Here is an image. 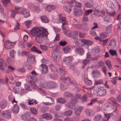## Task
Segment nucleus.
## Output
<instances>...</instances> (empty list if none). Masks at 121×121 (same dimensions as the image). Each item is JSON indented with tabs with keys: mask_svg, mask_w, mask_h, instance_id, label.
Returning <instances> with one entry per match:
<instances>
[{
	"mask_svg": "<svg viewBox=\"0 0 121 121\" xmlns=\"http://www.w3.org/2000/svg\"><path fill=\"white\" fill-rule=\"evenodd\" d=\"M59 21L63 23L62 25L63 26L65 25H67L68 24L67 22L66 21L65 18L62 16V14H59Z\"/></svg>",
	"mask_w": 121,
	"mask_h": 121,
	"instance_id": "nucleus-12",
	"label": "nucleus"
},
{
	"mask_svg": "<svg viewBox=\"0 0 121 121\" xmlns=\"http://www.w3.org/2000/svg\"><path fill=\"white\" fill-rule=\"evenodd\" d=\"M30 82L31 85L33 86V88L35 89L37 88V86L34 82L32 81H30Z\"/></svg>",
	"mask_w": 121,
	"mask_h": 121,
	"instance_id": "nucleus-49",
	"label": "nucleus"
},
{
	"mask_svg": "<svg viewBox=\"0 0 121 121\" xmlns=\"http://www.w3.org/2000/svg\"><path fill=\"white\" fill-rule=\"evenodd\" d=\"M41 66L42 68V73H47L48 72V67L47 66L44 64H41Z\"/></svg>",
	"mask_w": 121,
	"mask_h": 121,
	"instance_id": "nucleus-18",
	"label": "nucleus"
},
{
	"mask_svg": "<svg viewBox=\"0 0 121 121\" xmlns=\"http://www.w3.org/2000/svg\"><path fill=\"white\" fill-rule=\"evenodd\" d=\"M85 84L88 85H91L92 84L91 81L87 79H85L84 80Z\"/></svg>",
	"mask_w": 121,
	"mask_h": 121,
	"instance_id": "nucleus-37",
	"label": "nucleus"
},
{
	"mask_svg": "<svg viewBox=\"0 0 121 121\" xmlns=\"http://www.w3.org/2000/svg\"><path fill=\"white\" fill-rule=\"evenodd\" d=\"M57 101L58 102L60 103H65L66 102L65 99L62 98L57 99Z\"/></svg>",
	"mask_w": 121,
	"mask_h": 121,
	"instance_id": "nucleus-48",
	"label": "nucleus"
},
{
	"mask_svg": "<svg viewBox=\"0 0 121 121\" xmlns=\"http://www.w3.org/2000/svg\"><path fill=\"white\" fill-rule=\"evenodd\" d=\"M41 18L42 22L44 23H48L49 22V20L48 18L46 16H41Z\"/></svg>",
	"mask_w": 121,
	"mask_h": 121,
	"instance_id": "nucleus-21",
	"label": "nucleus"
},
{
	"mask_svg": "<svg viewBox=\"0 0 121 121\" xmlns=\"http://www.w3.org/2000/svg\"><path fill=\"white\" fill-rule=\"evenodd\" d=\"M40 48L42 50L47 51L48 49L47 46L45 45H40L39 46Z\"/></svg>",
	"mask_w": 121,
	"mask_h": 121,
	"instance_id": "nucleus-38",
	"label": "nucleus"
},
{
	"mask_svg": "<svg viewBox=\"0 0 121 121\" xmlns=\"http://www.w3.org/2000/svg\"><path fill=\"white\" fill-rule=\"evenodd\" d=\"M30 110L32 113L34 114H36L37 113V111L35 108H31Z\"/></svg>",
	"mask_w": 121,
	"mask_h": 121,
	"instance_id": "nucleus-51",
	"label": "nucleus"
},
{
	"mask_svg": "<svg viewBox=\"0 0 121 121\" xmlns=\"http://www.w3.org/2000/svg\"><path fill=\"white\" fill-rule=\"evenodd\" d=\"M28 103L30 105L35 104H37V102L36 100L32 99H29L28 100Z\"/></svg>",
	"mask_w": 121,
	"mask_h": 121,
	"instance_id": "nucleus-27",
	"label": "nucleus"
},
{
	"mask_svg": "<svg viewBox=\"0 0 121 121\" xmlns=\"http://www.w3.org/2000/svg\"><path fill=\"white\" fill-rule=\"evenodd\" d=\"M55 9V6L52 5H48L46 6V10L49 12L51 10L54 9Z\"/></svg>",
	"mask_w": 121,
	"mask_h": 121,
	"instance_id": "nucleus-25",
	"label": "nucleus"
},
{
	"mask_svg": "<svg viewBox=\"0 0 121 121\" xmlns=\"http://www.w3.org/2000/svg\"><path fill=\"white\" fill-rule=\"evenodd\" d=\"M14 51L12 50L10 52V56L12 58H14Z\"/></svg>",
	"mask_w": 121,
	"mask_h": 121,
	"instance_id": "nucleus-61",
	"label": "nucleus"
},
{
	"mask_svg": "<svg viewBox=\"0 0 121 121\" xmlns=\"http://www.w3.org/2000/svg\"><path fill=\"white\" fill-rule=\"evenodd\" d=\"M75 51L77 53L80 54L81 55H83L84 53V51L83 49L80 47L77 48Z\"/></svg>",
	"mask_w": 121,
	"mask_h": 121,
	"instance_id": "nucleus-16",
	"label": "nucleus"
},
{
	"mask_svg": "<svg viewBox=\"0 0 121 121\" xmlns=\"http://www.w3.org/2000/svg\"><path fill=\"white\" fill-rule=\"evenodd\" d=\"M93 43L91 41L86 40V45H91L93 44Z\"/></svg>",
	"mask_w": 121,
	"mask_h": 121,
	"instance_id": "nucleus-63",
	"label": "nucleus"
},
{
	"mask_svg": "<svg viewBox=\"0 0 121 121\" xmlns=\"http://www.w3.org/2000/svg\"><path fill=\"white\" fill-rule=\"evenodd\" d=\"M111 115V114L109 113H106L104 114V115L105 118V120H104V121H108Z\"/></svg>",
	"mask_w": 121,
	"mask_h": 121,
	"instance_id": "nucleus-41",
	"label": "nucleus"
},
{
	"mask_svg": "<svg viewBox=\"0 0 121 121\" xmlns=\"http://www.w3.org/2000/svg\"><path fill=\"white\" fill-rule=\"evenodd\" d=\"M86 40L83 39L80 40V41H79V42L75 41V43L78 46L82 47L85 45H86Z\"/></svg>",
	"mask_w": 121,
	"mask_h": 121,
	"instance_id": "nucleus-13",
	"label": "nucleus"
},
{
	"mask_svg": "<svg viewBox=\"0 0 121 121\" xmlns=\"http://www.w3.org/2000/svg\"><path fill=\"white\" fill-rule=\"evenodd\" d=\"M110 20V17L109 16H107L104 18L105 21L108 22Z\"/></svg>",
	"mask_w": 121,
	"mask_h": 121,
	"instance_id": "nucleus-55",
	"label": "nucleus"
},
{
	"mask_svg": "<svg viewBox=\"0 0 121 121\" xmlns=\"http://www.w3.org/2000/svg\"><path fill=\"white\" fill-rule=\"evenodd\" d=\"M34 56H29L27 58V61L28 62H30V61H32V59L34 60Z\"/></svg>",
	"mask_w": 121,
	"mask_h": 121,
	"instance_id": "nucleus-60",
	"label": "nucleus"
},
{
	"mask_svg": "<svg viewBox=\"0 0 121 121\" xmlns=\"http://www.w3.org/2000/svg\"><path fill=\"white\" fill-rule=\"evenodd\" d=\"M85 6L87 8H90L92 7L91 4L89 2L86 3L85 5Z\"/></svg>",
	"mask_w": 121,
	"mask_h": 121,
	"instance_id": "nucleus-57",
	"label": "nucleus"
},
{
	"mask_svg": "<svg viewBox=\"0 0 121 121\" xmlns=\"http://www.w3.org/2000/svg\"><path fill=\"white\" fill-rule=\"evenodd\" d=\"M115 12L114 11H112L108 13V15L112 16H114L115 15Z\"/></svg>",
	"mask_w": 121,
	"mask_h": 121,
	"instance_id": "nucleus-59",
	"label": "nucleus"
},
{
	"mask_svg": "<svg viewBox=\"0 0 121 121\" xmlns=\"http://www.w3.org/2000/svg\"><path fill=\"white\" fill-rule=\"evenodd\" d=\"M42 119H45L47 120H50L53 118L52 116L50 114L47 113H44L40 115Z\"/></svg>",
	"mask_w": 121,
	"mask_h": 121,
	"instance_id": "nucleus-5",
	"label": "nucleus"
},
{
	"mask_svg": "<svg viewBox=\"0 0 121 121\" xmlns=\"http://www.w3.org/2000/svg\"><path fill=\"white\" fill-rule=\"evenodd\" d=\"M93 11L91 9L87 10H86L85 12V15L88 16L90 13H91Z\"/></svg>",
	"mask_w": 121,
	"mask_h": 121,
	"instance_id": "nucleus-47",
	"label": "nucleus"
},
{
	"mask_svg": "<svg viewBox=\"0 0 121 121\" xmlns=\"http://www.w3.org/2000/svg\"><path fill=\"white\" fill-rule=\"evenodd\" d=\"M102 117L100 115H97L95 118V120L97 121H99L102 118Z\"/></svg>",
	"mask_w": 121,
	"mask_h": 121,
	"instance_id": "nucleus-58",
	"label": "nucleus"
},
{
	"mask_svg": "<svg viewBox=\"0 0 121 121\" xmlns=\"http://www.w3.org/2000/svg\"><path fill=\"white\" fill-rule=\"evenodd\" d=\"M83 108L82 107H79L75 109L74 110L75 113L76 115H79L81 112L82 111Z\"/></svg>",
	"mask_w": 121,
	"mask_h": 121,
	"instance_id": "nucleus-20",
	"label": "nucleus"
},
{
	"mask_svg": "<svg viewBox=\"0 0 121 121\" xmlns=\"http://www.w3.org/2000/svg\"><path fill=\"white\" fill-rule=\"evenodd\" d=\"M94 14L98 17L103 16L105 14V12L102 10L99 11V10H95L93 11Z\"/></svg>",
	"mask_w": 121,
	"mask_h": 121,
	"instance_id": "nucleus-10",
	"label": "nucleus"
},
{
	"mask_svg": "<svg viewBox=\"0 0 121 121\" xmlns=\"http://www.w3.org/2000/svg\"><path fill=\"white\" fill-rule=\"evenodd\" d=\"M107 67L105 66H104L102 67V69L103 72L104 73L105 75L106 74L107 72Z\"/></svg>",
	"mask_w": 121,
	"mask_h": 121,
	"instance_id": "nucleus-56",
	"label": "nucleus"
},
{
	"mask_svg": "<svg viewBox=\"0 0 121 121\" xmlns=\"http://www.w3.org/2000/svg\"><path fill=\"white\" fill-rule=\"evenodd\" d=\"M92 73L95 76V75L96 74H98L99 76L100 75V73L98 70H96L93 71L92 72Z\"/></svg>",
	"mask_w": 121,
	"mask_h": 121,
	"instance_id": "nucleus-62",
	"label": "nucleus"
},
{
	"mask_svg": "<svg viewBox=\"0 0 121 121\" xmlns=\"http://www.w3.org/2000/svg\"><path fill=\"white\" fill-rule=\"evenodd\" d=\"M15 44V43L14 42H11L10 41L8 40L5 42L4 48L6 49H10L13 47Z\"/></svg>",
	"mask_w": 121,
	"mask_h": 121,
	"instance_id": "nucleus-3",
	"label": "nucleus"
},
{
	"mask_svg": "<svg viewBox=\"0 0 121 121\" xmlns=\"http://www.w3.org/2000/svg\"><path fill=\"white\" fill-rule=\"evenodd\" d=\"M116 41L114 39H113L111 40L110 43L109 45V47L112 48L116 46Z\"/></svg>",
	"mask_w": 121,
	"mask_h": 121,
	"instance_id": "nucleus-15",
	"label": "nucleus"
},
{
	"mask_svg": "<svg viewBox=\"0 0 121 121\" xmlns=\"http://www.w3.org/2000/svg\"><path fill=\"white\" fill-rule=\"evenodd\" d=\"M82 11L80 10H78L77 11L74 9V14L76 15H80L82 14Z\"/></svg>",
	"mask_w": 121,
	"mask_h": 121,
	"instance_id": "nucleus-33",
	"label": "nucleus"
},
{
	"mask_svg": "<svg viewBox=\"0 0 121 121\" xmlns=\"http://www.w3.org/2000/svg\"><path fill=\"white\" fill-rule=\"evenodd\" d=\"M73 60V58L72 56H67L63 60V61L67 63H69Z\"/></svg>",
	"mask_w": 121,
	"mask_h": 121,
	"instance_id": "nucleus-17",
	"label": "nucleus"
},
{
	"mask_svg": "<svg viewBox=\"0 0 121 121\" xmlns=\"http://www.w3.org/2000/svg\"><path fill=\"white\" fill-rule=\"evenodd\" d=\"M106 65L108 67L109 69H111L112 68V65L111 62L108 60H107L105 61Z\"/></svg>",
	"mask_w": 121,
	"mask_h": 121,
	"instance_id": "nucleus-32",
	"label": "nucleus"
},
{
	"mask_svg": "<svg viewBox=\"0 0 121 121\" xmlns=\"http://www.w3.org/2000/svg\"><path fill=\"white\" fill-rule=\"evenodd\" d=\"M21 54L22 56H27L29 55L30 53L28 51H23L21 52Z\"/></svg>",
	"mask_w": 121,
	"mask_h": 121,
	"instance_id": "nucleus-36",
	"label": "nucleus"
},
{
	"mask_svg": "<svg viewBox=\"0 0 121 121\" xmlns=\"http://www.w3.org/2000/svg\"><path fill=\"white\" fill-rule=\"evenodd\" d=\"M60 79L62 80L63 82L65 81V85L64 86L62 84L61 86V89L62 90H64L65 89V88H64V86H65L67 85L70 84H74V82L73 81H71V80L69 78H65L63 76H62L60 78Z\"/></svg>",
	"mask_w": 121,
	"mask_h": 121,
	"instance_id": "nucleus-2",
	"label": "nucleus"
},
{
	"mask_svg": "<svg viewBox=\"0 0 121 121\" xmlns=\"http://www.w3.org/2000/svg\"><path fill=\"white\" fill-rule=\"evenodd\" d=\"M20 13L21 14L23 15L25 17H27L30 15L29 11L25 8L22 9Z\"/></svg>",
	"mask_w": 121,
	"mask_h": 121,
	"instance_id": "nucleus-9",
	"label": "nucleus"
},
{
	"mask_svg": "<svg viewBox=\"0 0 121 121\" xmlns=\"http://www.w3.org/2000/svg\"><path fill=\"white\" fill-rule=\"evenodd\" d=\"M75 7L80 8L82 7V5L81 3L78 2H76L75 3Z\"/></svg>",
	"mask_w": 121,
	"mask_h": 121,
	"instance_id": "nucleus-50",
	"label": "nucleus"
},
{
	"mask_svg": "<svg viewBox=\"0 0 121 121\" xmlns=\"http://www.w3.org/2000/svg\"><path fill=\"white\" fill-rule=\"evenodd\" d=\"M31 49L32 51L37 52L39 54H41L42 53L41 51L39 50L35 46H33L31 48Z\"/></svg>",
	"mask_w": 121,
	"mask_h": 121,
	"instance_id": "nucleus-30",
	"label": "nucleus"
},
{
	"mask_svg": "<svg viewBox=\"0 0 121 121\" xmlns=\"http://www.w3.org/2000/svg\"><path fill=\"white\" fill-rule=\"evenodd\" d=\"M19 110V108L18 105L16 104H15L13 109V111L14 113H18Z\"/></svg>",
	"mask_w": 121,
	"mask_h": 121,
	"instance_id": "nucleus-23",
	"label": "nucleus"
},
{
	"mask_svg": "<svg viewBox=\"0 0 121 121\" xmlns=\"http://www.w3.org/2000/svg\"><path fill=\"white\" fill-rule=\"evenodd\" d=\"M90 112H91V114H95L93 110L90 109H86L85 112L86 115L87 116H90Z\"/></svg>",
	"mask_w": 121,
	"mask_h": 121,
	"instance_id": "nucleus-31",
	"label": "nucleus"
},
{
	"mask_svg": "<svg viewBox=\"0 0 121 121\" xmlns=\"http://www.w3.org/2000/svg\"><path fill=\"white\" fill-rule=\"evenodd\" d=\"M1 114V116L4 118L9 119L11 118V113L9 111H4Z\"/></svg>",
	"mask_w": 121,
	"mask_h": 121,
	"instance_id": "nucleus-6",
	"label": "nucleus"
},
{
	"mask_svg": "<svg viewBox=\"0 0 121 121\" xmlns=\"http://www.w3.org/2000/svg\"><path fill=\"white\" fill-rule=\"evenodd\" d=\"M64 95L65 97L67 98L72 97L73 96V94L69 92L65 93Z\"/></svg>",
	"mask_w": 121,
	"mask_h": 121,
	"instance_id": "nucleus-34",
	"label": "nucleus"
},
{
	"mask_svg": "<svg viewBox=\"0 0 121 121\" xmlns=\"http://www.w3.org/2000/svg\"><path fill=\"white\" fill-rule=\"evenodd\" d=\"M7 65L5 61L3 59L0 60V68L2 70H4L6 68Z\"/></svg>",
	"mask_w": 121,
	"mask_h": 121,
	"instance_id": "nucleus-11",
	"label": "nucleus"
},
{
	"mask_svg": "<svg viewBox=\"0 0 121 121\" xmlns=\"http://www.w3.org/2000/svg\"><path fill=\"white\" fill-rule=\"evenodd\" d=\"M98 96H102L105 95L106 93V91L103 87H98L97 92Z\"/></svg>",
	"mask_w": 121,
	"mask_h": 121,
	"instance_id": "nucleus-4",
	"label": "nucleus"
},
{
	"mask_svg": "<svg viewBox=\"0 0 121 121\" xmlns=\"http://www.w3.org/2000/svg\"><path fill=\"white\" fill-rule=\"evenodd\" d=\"M70 50V48L68 47H67L63 49L64 52L65 53H68Z\"/></svg>",
	"mask_w": 121,
	"mask_h": 121,
	"instance_id": "nucleus-46",
	"label": "nucleus"
},
{
	"mask_svg": "<svg viewBox=\"0 0 121 121\" xmlns=\"http://www.w3.org/2000/svg\"><path fill=\"white\" fill-rule=\"evenodd\" d=\"M67 44V43L65 41H60L59 43V44L60 45L62 46H64L66 45Z\"/></svg>",
	"mask_w": 121,
	"mask_h": 121,
	"instance_id": "nucleus-54",
	"label": "nucleus"
},
{
	"mask_svg": "<svg viewBox=\"0 0 121 121\" xmlns=\"http://www.w3.org/2000/svg\"><path fill=\"white\" fill-rule=\"evenodd\" d=\"M30 34L33 37H35V40L39 42L43 37L47 36L48 34L47 30L43 28H41L40 29L37 27L32 28L30 31Z\"/></svg>",
	"mask_w": 121,
	"mask_h": 121,
	"instance_id": "nucleus-1",
	"label": "nucleus"
},
{
	"mask_svg": "<svg viewBox=\"0 0 121 121\" xmlns=\"http://www.w3.org/2000/svg\"><path fill=\"white\" fill-rule=\"evenodd\" d=\"M30 116V113L28 112H26L21 116V119L23 120L27 121Z\"/></svg>",
	"mask_w": 121,
	"mask_h": 121,
	"instance_id": "nucleus-14",
	"label": "nucleus"
},
{
	"mask_svg": "<svg viewBox=\"0 0 121 121\" xmlns=\"http://www.w3.org/2000/svg\"><path fill=\"white\" fill-rule=\"evenodd\" d=\"M109 53L112 56L117 55V52L115 50H110L109 51Z\"/></svg>",
	"mask_w": 121,
	"mask_h": 121,
	"instance_id": "nucleus-40",
	"label": "nucleus"
},
{
	"mask_svg": "<svg viewBox=\"0 0 121 121\" xmlns=\"http://www.w3.org/2000/svg\"><path fill=\"white\" fill-rule=\"evenodd\" d=\"M58 50L56 49L52 54V57L56 60L57 58H60V53L58 52Z\"/></svg>",
	"mask_w": 121,
	"mask_h": 121,
	"instance_id": "nucleus-7",
	"label": "nucleus"
},
{
	"mask_svg": "<svg viewBox=\"0 0 121 121\" xmlns=\"http://www.w3.org/2000/svg\"><path fill=\"white\" fill-rule=\"evenodd\" d=\"M7 105V102L4 100L1 101L0 102V108L2 109L4 108Z\"/></svg>",
	"mask_w": 121,
	"mask_h": 121,
	"instance_id": "nucleus-19",
	"label": "nucleus"
},
{
	"mask_svg": "<svg viewBox=\"0 0 121 121\" xmlns=\"http://www.w3.org/2000/svg\"><path fill=\"white\" fill-rule=\"evenodd\" d=\"M109 100L112 102L113 104H115L116 106H118L119 104L116 103V101L114 99L113 97H111L108 99Z\"/></svg>",
	"mask_w": 121,
	"mask_h": 121,
	"instance_id": "nucleus-29",
	"label": "nucleus"
},
{
	"mask_svg": "<svg viewBox=\"0 0 121 121\" xmlns=\"http://www.w3.org/2000/svg\"><path fill=\"white\" fill-rule=\"evenodd\" d=\"M112 27L111 25H109L106 28V31L108 33H111L112 32L111 28Z\"/></svg>",
	"mask_w": 121,
	"mask_h": 121,
	"instance_id": "nucleus-44",
	"label": "nucleus"
},
{
	"mask_svg": "<svg viewBox=\"0 0 121 121\" xmlns=\"http://www.w3.org/2000/svg\"><path fill=\"white\" fill-rule=\"evenodd\" d=\"M59 71L60 72V74L61 75L64 74L65 73V72L64 71V70L63 69L60 68H59Z\"/></svg>",
	"mask_w": 121,
	"mask_h": 121,
	"instance_id": "nucleus-64",
	"label": "nucleus"
},
{
	"mask_svg": "<svg viewBox=\"0 0 121 121\" xmlns=\"http://www.w3.org/2000/svg\"><path fill=\"white\" fill-rule=\"evenodd\" d=\"M97 64V65L100 67H102L105 65L104 63L102 61L98 62Z\"/></svg>",
	"mask_w": 121,
	"mask_h": 121,
	"instance_id": "nucleus-45",
	"label": "nucleus"
},
{
	"mask_svg": "<svg viewBox=\"0 0 121 121\" xmlns=\"http://www.w3.org/2000/svg\"><path fill=\"white\" fill-rule=\"evenodd\" d=\"M65 34L68 37L70 36L71 35V33L70 30H68L65 32Z\"/></svg>",
	"mask_w": 121,
	"mask_h": 121,
	"instance_id": "nucleus-52",
	"label": "nucleus"
},
{
	"mask_svg": "<svg viewBox=\"0 0 121 121\" xmlns=\"http://www.w3.org/2000/svg\"><path fill=\"white\" fill-rule=\"evenodd\" d=\"M15 69V68L12 67L8 66V69L6 71V72L8 73H9L14 70Z\"/></svg>",
	"mask_w": 121,
	"mask_h": 121,
	"instance_id": "nucleus-35",
	"label": "nucleus"
},
{
	"mask_svg": "<svg viewBox=\"0 0 121 121\" xmlns=\"http://www.w3.org/2000/svg\"><path fill=\"white\" fill-rule=\"evenodd\" d=\"M103 82L101 80H100L98 81H96L95 82V84L96 85L101 84H103Z\"/></svg>",
	"mask_w": 121,
	"mask_h": 121,
	"instance_id": "nucleus-53",
	"label": "nucleus"
},
{
	"mask_svg": "<svg viewBox=\"0 0 121 121\" xmlns=\"http://www.w3.org/2000/svg\"><path fill=\"white\" fill-rule=\"evenodd\" d=\"M72 102H73V103H72L71 102L70 103L68 104L67 105V106L68 107L70 108H72L73 107H74L75 106V103H76V100H72Z\"/></svg>",
	"mask_w": 121,
	"mask_h": 121,
	"instance_id": "nucleus-28",
	"label": "nucleus"
},
{
	"mask_svg": "<svg viewBox=\"0 0 121 121\" xmlns=\"http://www.w3.org/2000/svg\"><path fill=\"white\" fill-rule=\"evenodd\" d=\"M72 111L71 110H69L65 112L64 114L66 116H69L71 115L72 113Z\"/></svg>",
	"mask_w": 121,
	"mask_h": 121,
	"instance_id": "nucleus-42",
	"label": "nucleus"
},
{
	"mask_svg": "<svg viewBox=\"0 0 121 121\" xmlns=\"http://www.w3.org/2000/svg\"><path fill=\"white\" fill-rule=\"evenodd\" d=\"M78 30H75L73 31L72 38L74 39H77L78 38Z\"/></svg>",
	"mask_w": 121,
	"mask_h": 121,
	"instance_id": "nucleus-24",
	"label": "nucleus"
},
{
	"mask_svg": "<svg viewBox=\"0 0 121 121\" xmlns=\"http://www.w3.org/2000/svg\"><path fill=\"white\" fill-rule=\"evenodd\" d=\"M107 36V35L105 32H103L101 33L100 35V37L101 39H103L105 38Z\"/></svg>",
	"mask_w": 121,
	"mask_h": 121,
	"instance_id": "nucleus-39",
	"label": "nucleus"
},
{
	"mask_svg": "<svg viewBox=\"0 0 121 121\" xmlns=\"http://www.w3.org/2000/svg\"><path fill=\"white\" fill-rule=\"evenodd\" d=\"M52 82H49L47 83H46L44 81L41 82L39 84V85L41 86L44 88H46L47 87H52Z\"/></svg>",
	"mask_w": 121,
	"mask_h": 121,
	"instance_id": "nucleus-8",
	"label": "nucleus"
},
{
	"mask_svg": "<svg viewBox=\"0 0 121 121\" xmlns=\"http://www.w3.org/2000/svg\"><path fill=\"white\" fill-rule=\"evenodd\" d=\"M72 6H71V4H69V5L67 6H65L64 7V9L68 13H70L71 12V8Z\"/></svg>",
	"mask_w": 121,
	"mask_h": 121,
	"instance_id": "nucleus-22",
	"label": "nucleus"
},
{
	"mask_svg": "<svg viewBox=\"0 0 121 121\" xmlns=\"http://www.w3.org/2000/svg\"><path fill=\"white\" fill-rule=\"evenodd\" d=\"M32 23V21H26L25 22L26 27L28 28L30 27Z\"/></svg>",
	"mask_w": 121,
	"mask_h": 121,
	"instance_id": "nucleus-43",
	"label": "nucleus"
},
{
	"mask_svg": "<svg viewBox=\"0 0 121 121\" xmlns=\"http://www.w3.org/2000/svg\"><path fill=\"white\" fill-rule=\"evenodd\" d=\"M21 9V8L17 6H16L15 7V9L14 11H12V15H15L16 13H18V11Z\"/></svg>",
	"mask_w": 121,
	"mask_h": 121,
	"instance_id": "nucleus-26",
	"label": "nucleus"
}]
</instances>
